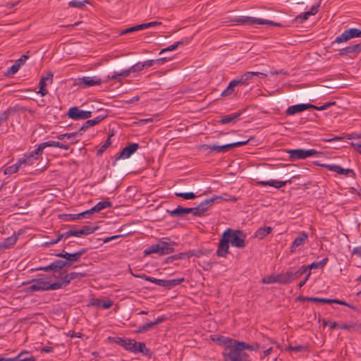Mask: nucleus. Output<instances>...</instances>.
I'll return each mask as SVG.
<instances>
[{"mask_svg":"<svg viewBox=\"0 0 361 361\" xmlns=\"http://www.w3.org/2000/svg\"><path fill=\"white\" fill-rule=\"evenodd\" d=\"M66 235H67V238H69L71 235L76 236V237L80 236V231H79V229L78 230L71 229V230L66 231Z\"/></svg>","mask_w":361,"mask_h":361,"instance_id":"338daca9","label":"nucleus"},{"mask_svg":"<svg viewBox=\"0 0 361 361\" xmlns=\"http://www.w3.org/2000/svg\"><path fill=\"white\" fill-rule=\"evenodd\" d=\"M248 72L245 73L243 75H242L240 78H236L235 80H231L226 90H224L221 92V96L226 97L233 94L234 92V87L240 85H246L247 80L248 79Z\"/></svg>","mask_w":361,"mask_h":361,"instance_id":"6e6552de","label":"nucleus"},{"mask_svg":"<svg viewBox=\"0 0 361 361\" xmlns=\"http://www.w3.org/2000/svg\"><path fill=\"white\" fill-rule=\"evenodd\" d=\"M86 252V248H82L78 252L74 253H68L63 250L61 252L57 254L56 256L65 259L66 262H69L70 266L71 263L78 262L81 256L85 254Z\"/></svg>","mask_w":361,"mask_h":361,"instance_id":"f8f14e48","label":"nucleus"},{"mask_svg":"<svg viewBox=\"0 0 361 361\" xmlns=\"http://www.w3.org/2000/svg\"><path fill=\"white\" fill-rule=\"evenodd\" d=\"M28 58H29L28 55L23 54L21 56V57L20 59L16 60L15 62L17 64H19V66L20 67L22 65H23L25 63V61L28 59Z\"/></svg>","mask_w":361,"mask_h":361,"instance_id":"69168bd1","label":"nucleus"},{"mask_svg":"<svg viewBox=\"0 0 361 361\" xmlns=\"http://www.w3.org/2000/svg\"><path fill=\"white\" fill-rule=\"evenodd\" d=\"M105 80L94 76V77H83L81 78L80 85H83L84 87H91L94 85H101Z\"/></svg>","mask_w":361,"mask_h":361,"instance_id":"5701e85b","label":"nucleus"},{"mask_svg":"<svg viewBox=\"0 0 361 361\" xmlns=\"http://www.w3.org/2000/svg\"><path fill=\"white\" fill-rule=\"evenodd\" d=\"M328 261H329V259L327 257H325L319 262H314L312 264H310V265H307V266L305 265V267L307 269V272H309L313 269L323 268L326 264Z\"/></svg>","mask_w":361,"mask_h":361,"instance_id":"f704fd0d","label":"nucleus"},{"mask_svg":"<svg viewBox=\"0 0 361 361\" xmlns=\"http://www.w3.org/2000/svg\"><path fill=\"white\" fill-rule=\"evenodd\" d=\"M67 116L69 118L75 121L85 120L92 116V111L82 110L78 106H72L68 109Z\"/></svg>","mask_w":361,"mask_h":361,"instance_id":"0eeeda50","label":"nucleus"},{"mask_svg":"<svg viewBox=\"0 0 361 361\" xmlns=\"http://www.w3.org/2000/svg\"><path fill=\"white\" fill-rule=\"evenodd\" d=\"M299 300L302 301H309V302H320L323 304H331V303H336L341 305H344L346 307H348L349 308L352 310H355V307L338 299H328V298H316V297H302L299 298Z\"/></svg>","mask_w":361,"mask_h":361,"instance_id":"423d86ee","label":"nucleus"},{"mask_svg":"<svg viewBox=\"0 0 361 361\" xmlns=\"http://www.w3.org/2000/svg\"><path fill=\"white\" fill-rule=\"evenodd\" d=\"M310 107H312L311 104H298L289 106L286 113L287 115H293L310 109Z\"/></svg>","mask_w":361,"mask_h":361,"instance_id":"4be33fe9","label":"nucleus"},{"mask_svg":"<svg viewBox=\"0 0 361 361\" xmlns=\"http://www.w3.org/2000/svg\"><path fill=\"white\" fill-rule=\"evenodd\" d=\"M142 30H143L142 24L137 25H135V26H133V27H128L127 29L122 30L120 32V35L132 33L133 32H136V31Z\"/></svg>","mask_w":361,"mask_h":361,"instance_id":"49530a36","label":"nucleus"},{"mask_svg":"<svg viewBox=\"0 0 361 361\" xmlns=\"http://www.w3.org/2000/svg\"><path fill=\"white\" fill-rule=\"evenodd\" d=\"M106 116H107V114L105 113L104 114L97 116V117H95L93 119H90V120L86 121L83 123V125L80 127V128L79 129V132L85 131L89 128L97 125L98 123L102 122Z\"/></svg>","mask_w":361,"mask_h":361,"instance_id":"6ab92c4d","label":"nucleus"},{"mask_svg":"<svg viewBox=\"0 0 361 361\" xmlns=\"http://www.w3.org/2000/svg\"><path fill=\"white\" fill-rule=\"evenodd\" d=\"M355 37H361V30L357 28H350L345 30L342 34L338 36L332 43L340 44Z\"/></svg>","mask_w":361,"mask_h":361,"instance_id":"1a4fd4ad","label":"nucleus"},{"mask_svg":"<svg viewBox=\"0 0 361 361\" xmlns=\"http://www.w3.org/2000/svg\"><path fill=\"white\" fill-rule=\"evenodd\" d=\"M305 348L303 345H299L296 346H288L286 350L295 352H300L302 351Z\"/></svg>","mask_w":361,"mask_h":361,"instance_id":"680f3d73","label":"nucleus"},{"mask_svg":"<svg viewBox=\"0 0 361 361\" xmlns=\"http://www.w3.org/2000/svg\"><path fill=\"white\" fill-rule=\"evenodd\" d=\"M20 167V165H18V161H17L16 164L6 167L4 169V174L11 175V174L15 173L18 171Z\"/></svg>","mask_w":361,"mask_h":361,"instance_id":"a18cd8bd","label":"nucleus"},{"mask_svg":"<svg viewBox=\"0 0 361 361\" xmlns=\"http://www.w3.org/2000/svg\"><path fill=\"white\" fill-rule=\"evenodd\" d=\"M140 148V145L138 143H130L128 145L125 147L121 152L117 154L115 161L113 163L115 165L116 161L118 159H126L129 158L132 154H133L138 149Z\"/></svg>","mask_w":361,"mask_h":361,"instance_id":"ddd939ff","label":"nucleus"},{"mask_svg":"<svg viewBox=\"0 0 361 361\" xmlns=\"http://www.w3.org/2000/svg\"><path fill=\"white\" fill-rule=\"evenodd\" d=\"M200 148L204 150L209 149L216 153L226 152L230 150L229 145L226 144L223 145H202Z\"/></svg>","mask_w":361,"mask_h":361,"instance_id":"b1692460","label":"nucleus"},{"mask_svg":"<svg viewBox=\"0 0 361 361\" xmlns=\"http://www.w3.org/2000/svg\"><path fill=\"white\" fill-rule=\"evenodd\" d=\"M246 234L240 230H232L228 228L222 233L216 250V255L226 257L228 253L229 243L237 248H242L245 246Z\"/></svg>","mask_w":361,"mask_h":361,"instance_id":"f257e3e1","label":"nucleus"},{"mask_svg":"<svg viewBox=\"0 0 361 361\" xmlns=\"http://www.w3.org/2000/svg\"><path fill=\"white\" fill-rule=\"evenodd\" d=\"M267 74L264 71H250V80L252 79L255 76L259 78H265Z\"/></svg>","mask_w":361,"mask_h":361,"instance_id":"3c124183","label":"nucleus"},{"mask_svg":"<svg viewBox=\"0 0 361 361\" xmlns=\"http://www.w3.org/2000/svg\"><path fill=\"white\" fill-rule=\"evenodd\" d=\"M134 276L137 277V278H140V279H142L145 281H149V282H152L156 285H158L159 286H164V279H157L156 278H154V277H152V276H147L145 274H140V275H134Z\"/></svg>","mask_w":361,"mask_h":361,"instance_id":"c9c22d12","label":"nucleus"},{"mask_svg":"<svg viewBox=\"0 0 361 361\" xmlns=\"http://www.w3.org/2000/svg\"><path fill=\"white\" fill-rule=\"evenodd\" d=\"M161 24V22L152 21V22H149V23H142V28L144 30V29H146V28H148V27H154V26H156V25H159Z\"/></svg>","mask_w":361,"mask_h":361,"instance_id":"052dcab7","label":"nucleus"},{"mask_svg":"<svg viewBox=\"0 0 361 361\" xmlns=\"http://www.w3.org/2000/svg\"><path fill=\"white\" fill-rule=\"evenodd\" d=\"M87 216V213L85 211L79 214H62L59 216L64 221H75L80 219L86 218Z\"/></svg>","mask_w":361,"mask_h":361,"instance_id":"cd10ccee","label":"nucleus"},{"mask_svg":"<svg viewBox=\"0 0 361 361\" xmlns=\"http://www.w3.org/2000/svg\"><path fill=\"white\" fill-rule=\"evenodd\" d=\"M37 148L27 154H24V157L18 160V164L24 166H31L34 164V160L37 159L36 155H41V153H35Z\"/></svg>","mask_w":361,"mask_h":361,"instance_id":"f3484780","label":"nucleus"},{"mask_svg":"<svg viewBox=\"0 0 361 361\" xmlns=\"http://www.w3.org/2000/svg\"><path fill=\"white\" fill-rule=\"evenodd\" d=\"M144 69V66L142 63H137L132 66L130 68L122 71H114L111 74H109L105 80L106 82H108L111 80H116V81H121L122 78L128 77L131 73H136L139 72Z\"/></svg>","mask_w":361,"mask_h":361,"instance_id":"20e7f679","label":"nucleus"},{"mask_svg":"<svg viewBox=\"0 0 361 361\" xmlns=\"http://www.w3.org/2000/svg\"><path fill=\"white\" fill-rule=\"evenodd\" d=\"M98 226L91 227L90 226H84L81 229H79L80 235H87L93 233L98 229Z\"/></svg>","mask_w":361,"mask_h":361,"instance_id":"37998d69","label":"nucleus"},{"mask_svg":"<svg viewBox=\"0 0 361 361\" xmlns=\"http://www.w3.org/2000/svg\"><path fill=\"white\" fill-rule=\"evenodd\" d=\"M113 305V301L111 299L102 300L99 298H92L89 304L88 307H97L103 309H109Z\"/></svg>","mask_w":361,"mask_h":361,"instance_id":"aec40b11","label":"nucleus"},{"mask_svg":"<svg viewBox=\"0 0 361 361\" xmlns=\"http://www.w3.org/2000/svg\"><path fill=\"white\" fill-rule=\"evenodd\" d=\"M48 286H49V290H58V289H60L63 286V282H61V281L59 280L53 283H50L48 282Z\"/></svg>","mask_w":361,"mask_h":361,"instance_id":"603ef678","label":"nucleus"},{"mask_svg":"<svg viewBox=\"0 0 361 361\" xmlns=\"http://www.w3.org/2000/svg\"><path fill=\"white\" fill-rule=\"evenodd\" d=\"M60 281H61V282H63V286L66 287L72 281V279H71L70 273L67 274L65 276H63V277H61Z\"/></svg>","mask_w":361,"mask_h":361,"instance_id":"bf43d9fd","label":"nucleus"},{"mask_svg":"<svg viewBox=\"0 0 361 361\" xmlns=\"http://www.w3.org/2000/svg\"><path fill=\"white\" fill-rule=\"evenodd\" d=\"M308 235L305 232H302L300 233L293 240L292 245L290 247V252L293 253L295 252V250L298 247L303 245L305 242L307 240Z\"/></svg>","mask_w":361,"mask_h":361,"instance_id":"a878e982","label":"nucleus"},{"mask_svg":"<svg viewBox=\"0 0 361 361\" xmlns=\"http://www.w3.org/2000/svg\"><path fill=\"white\" fill-rule=\"evenodd\" d=\"M18 240V236L14 233L10 237H8L6 238L3 242L1 243L4 246V247L6 249L11 248L12 246H13Z\"/></svg>","mask_w":361,"mask_h":361,"instance_id":"4c0bfd02","label":"nucleus"},{"mask_svg":"<svg viewBox=\"0 0 361 361\" xmlns=\"http://www.w3.org/2000/svg\"><path fill=\"white\" fill-rule=\"evenodd\" d=\"M174 252L173 244L166 241H160L157 244L152 245L147 247L144 253L145 255L157 253L159 255H164Z\"/></svg>","mask_w":361,"mask_h":361,"instance_id":"7ed1b4c3","label":"nucleus"},{"mask_svg":"<svg viewBox=\"0 0 361 361\" xmlns=\"http://www.w3.org/2000/svg\"><path fill=\"white\" fill-rule=\"evenodd\" d=\"M153 325L151 322H147L143 325H141L138 327V329L135 331L137 334H140L145 332L152 328Z\"/></svg>","mask_w":361,"mask_h":361,"instance_id":"8fccbe9b","label":"nucleus"},{"mask_svg":"<svg viewBox=\"0 0 361 361\" xmlns=\"http://www.w3.org/2000/svg\"><path fill=\"white\" fill-rule=\"evenodd\" d=\"M167 212L171 216L183 217L187 214L185 212V207H183L181 206H178L173 210H167Z\"/></svg>","mask_w":361,"mask_h":361,"instance_id":"58836bf2","label":"nucleus"},{"mask_svg":"<svg viewBox=\"0 0 361 361\" xmlns=\"http://www.w3.org/2000/svg\"><path fill=\"white\" fill-rule=\"evenodd\" d=\"M19 64H17L16 62L8 68L7 73L9 74H15L20 69Z\"/></svg>","mask_w":361,"mask_h":361,"instance_id":"13d9d810","label":"nucleus"},{"mask_svg":"<svg viewBox=\"0 0 361 361\" xmlns=\"http://www.w3.org/2000/svg\"><path fill=\"white\" fill-rule=\"evenodd\" d=\"M176 196L182 197L185 200H193L196 198V195L192 192H176Z\"/></svg>","mask_w":361,"mask_h":361,"instance_id":"de8ad7c7","label":"nucleus"},{"mask_svg":"<svg viewBox=\"0 0 361 361\" xmlns=\"http://www.w3.org/2000/svg\"><path fill=\"white\" fill-rule=\"evenodd\" d=\"M71 279L72 280L75 279H81L82 278L86 276L85 273H80V272H71L70 273Z\"/></svg>","mask_w":361,"mask_h":361,"instance_id":"4d7b16f0","label":"nucleus"},{"mask_svg":"<svg viewBox=\"0 0 361 361\" xmlns=\"http://www.w3.org/2000/svg\"><path fill=\"white\" fill-rule=\"evenodd\" d=\"M112 203L109 201H101L99 202L94 207L92 208L86 210V213H87L88 216L90 214H92L95 212H99L102 209L107 208V207H111Z\"/></svg>","mask_w":361,"mask_h":361,"instance_id":"bb28decb","label":"nucleus"},{"mask_svg":"<svg viewBox=\"0 0 361 361\" xmlns=\"http://www.w3.org/2000/svg\"><path fill=\"white\" fill-rule=\"evenodd\" d=\"M271 231L272 228L270 226L259 227L252 236V238L262 240L268 234H269L271 232Z\"/></svg>","mask_w":361,"mask_h":361,"instance_id":"7c9ffc66","label":"nucleus"},{"mask_svg":"<svg viewBox=\"0 0 361 361\" xmlns=\"http://www.w3.org/2000/svg\"><path fill=\"white\" fill-rule=\"evenodd\" d=\"M87 4H89V1L87 0L82 1L78 0H72L68 2V6L72 8H82Z\"/></svg>","mask_w":361,"mask_h":361,"instance_id":"c03bdc74","label":"nucleus"},{"mask_svg":"<svg viewBox=\"0 0 361 361\" xmlns=\"http://www.w3.org/2000/svg\"><path fill=\"white\" fill-rule=\"evenodd\" d=\"M114 341L117 345L123 347L126 350L133 352V348L136 345V341L130 338L116 337Z\"/></svg>","mask_w":361,"mask_h":361,"instance_id":"dca6fc26","label":"nucleus"},{"mask_svg":"<svg viewBox=\"0 0 361 361\" xmlns=\"http://www.w3.org/2000/svg\"><path fill=\"white\" fill-rule=\"evenodd\" d=\"M361 52V44H355L351 46L341 49L338 55L341 56H348L350 59H355Z\"/></svg>","mask_w":361,"mask_h":361,"instance_id":"9b49d317","label":"nucleus"},{"mask_svg":"<svg viewBox=\"0 0 361 361\" xmlns=\"http://www.w3.org/2000/svg\"><path fill=\"white\" fill-rule=\"evenodd\" d=\"M78 133H79V131L75 132V133H65V134L59 135L56 137H57V139H59L60 140H63L65 138L71 139V138L75 137Z\"/></svg>","mask_w":361,"mask_h":361,"instance_id":"5fc2aeb1","label":"nucleus"},{"mask_svg":"<svg viewBox=\"0 0 361 361\" xmlns=\"http://www.w3.org/2000/svg\"><path fill=\"white\" fill-rule=\"evenodd\" d=\"M53 73L51 71H49L47 73V76H43L41 78L39 82V90L38 91V93L40 94L42 96H45L46 94H47L48 91L45 87L47 86V82L51 83L53 81Z\"/></svg>","mask_w":361,"mask_h":361,"instance_id":"a211bd4d","label":"nucleus"},{"mask_svg":"<svg viewBox=\"0 0 361 361\" xmlns=\"http://www.w3.org/2000/svg\"><path fill=\"white\" fill-rule=\"evenodd\" d=\"M288 274L290 276V281L300 278L302 275L307 272L305 265H302L298 270L289 269Z\"/></svg>","mask_w":361,"mask_h":361,"instance_id":"2f4dec72","label":"nucleus"},{"mask_svg":"<svg viewBox=\"0 0 361 361\" xmlns=\"http://www.w3.org/2000/svg\"><path fill=\"white\" fill-rule=\"evenodd\" d=\"M232 22L237 24H245L248 22V17L236 18L232 20Z\"/></svg>","mask_w":361,"mask_h":361,"instance_id":"0e129e2a","label":"nucleus"},{"mask_svg":"<svg viewBox=\"0 0 361 361\" xmlns=\"http://www.w3.org/2000/svg\"><path fill=\"white\" fill-rule=\"evenodd\" d=\"M276 276H277L278 283L287 284V283H289L291 282L290 279L289 274H288V271H287L284 273L277 274Z\"/></svg>","mask_w":361,"mask_h":361,"instance_id":"a19ab883","label":"nucleus"},{"mask_svg":"<svg viewBox=\"0 0 361 361\" xmlns=\"http://www.w3.org/2000/svg\"><path fill=\"white\" fill-rule=\"evenodd\" d=\"M241 112H235L234 114H228L221 117L220 122L222 124H228L230 123H235L237 121L240 119V116L241 115Z\"/></svg>","mask_w":361,"mask_h":361,"instance_id":"c85d7f7f","label":"nucleus"},{"mask_svg":"<svg viewBox=\"0 0 361 361\" xmlns=\"http://www.w3.org/2000/svg\"><path fill=\"white\" fill-rule=\"evenodd\" d=\"M263 283H278L277 276H268L267 277L263 278L262 279Z\"/></svg>","mask_w":361,"mask_h":361,"instance_id":"6e6d98bb","label":"nucleus"},{"mask_svg":"<svg viewBox=\"0 0 361 361\" xmlns=\"http://www.w3.org/2000/svg\"><path fill=\"white\" fill-rule=\"evenodd\" d=\"M59 144L60 142H56V141H53V140H50V141H47V142H42L41 144H39L38 145V147H37V151L35 152V153H41L42 154L43 152V150L47 147H59Z\"/></svg>","mask_w":361,"mask_h":361,"instance_id":"473e14b6","label":"nucleus"},{"mask_svg":"<svg viewBox=\"0 0 361 361\" xmlns=\"http://www.w3.org/2000/svg\"><path fill=\"white\" fill-rule=\"evenodd\" d=\"M183 44H184V42L183 40L176 42L174 44H173L172 45H170L168 47L161 49L159 52V54H161L166 51L175 50L179 45Z\"/></svg>","mask_w":361,"mask_h":361,"instance_id":"09e8293b","label":"nucleus"},{"mask_svg":"<svg viewBox=\"0 0 361 361\" xmlns=\"http://www.w3.org/2000/svg\"><path fill=\"white\" fill-rule=\"evenodd\" d=\"M51 264L53 267V271L63 274V272L66 271H63V269L69 266V262H66V260L58 259L53 262Z\"/></svg>","mask_w":361,"mask_h":361,"instance_id":"c756f323","label":"nucleus"},{"mask_svg":"<svg viewBox=\"0 0 361 361\" xmlns=\"http://www.w3.org/2000/svg\"><path fill=\"white\" fill-rule=\"evenodd\" d=\"M133 353H142L143 355H147L149 350L146 348V345L142 342H136L135 348H133Z\"/></svg>","mask_w":361,"mask_h":361,"instance_id":"ea45409f","label":"nucleus"},{"mask_svg":"<svg viewBox=\"0 0 361 361\" xmlns=\"http://www.w3.org/2000/svg\"><path fill=\"white\" fill-rule=\"evenodd\" d=\"M34 284L30 286L27 290L29 292L40 291V290H49L48 281H46L44 279H35L30 281H27L23 283V285L30 284L31 283Z\"/></svg>","mask_w":361,"mask_h":361,"instance_id":"9d476101","label":"nucleus"},{"mask_svg":"<svg viewBox=\"0 0 361 361\" xmlns=\"http://www.w3.org/2000/svg\"><path fill=\"white\" fill-rule=\"evenodd\" d=\"M247 143H248V140L242 141V142H232V143H229L228 145H229V148L231 149V148L236 147H240V146L247 145Z\"/></svg>","mask_w":361,"mask_h":361,"instance_id":"e2e57ef3","label":"nucleus"},{"mask_svg":"<svg viewBox=\"0 0 361 361\" xmlns=\"http://www.w3.org/2000/svg\"><path fill=\"white\" fill-rule=\"evenodd\" d=\"M319 166H321L323 168L326 169L329 171H334L338 174L341 175H345V176H349L350 175L352 177H355V173L353 169H343L341 166L336 165V164H317Z\"/></svg>","mask_w":361,"mask_h":361,"instance_id":"2eb2a0df","label":"nucleus"},{"mask_svg":"<svg viewBox=\"0 0 361 361\" xmlns=\"http://www.w3.org/2000/svg\"><path fill=\"white\" fill-rule=\"evenodd\" d=\"M222 197L220 196H214L209 199H207L202 202L197 206L196 216H203L204 214L209 209V207L214 204L216 200H221Z\"/></svg>","mask_w":361,"mask_h":361,"instance_id":"4468645a","label":"nucleus"},{"mask_svg":"<svg viewBox=\"0 0 361 361\" xmlns=\"http://www.w3.org/2000/svg\"><path fill=\"white\" fill-rule=\"evenodd\" d=\"M19 355L12 358H6L0 355V361H36V359L33 356L25 357L23 359H19Z\"/></svg>","mask_w":361,"mask_h":361,"instance_id":"79ce46f5","label":"nucleus"},{"mask_svg":"<svg viewBox=\"0 0 361 361\" xmlns=\"http://www.w3.org/2000/svg\"><path fill=\"white\" fill-rule=\"evenodd\" d=\"M262 25L268 27L270 26H277L281 27V24L279 23H276L272 20H264L262 18H257L254 17L250 16V25Z\"/></svg>","mask_w":361,"mask_h":361,"instance_id":"393cba45","label":"nucleus"},{"mask_svg":"<svg viewBox=\"0 0 361 361\" xmlns=\"http://www.w3.org/2000/svg\"><path fill=\"white\" fill-rule=\"evenodd\" d=\"M334 104H335V102H328V103H325L324 104H323V105H322L320 106H315L314 104H311L312 107H310V109H316V110H318V111H323V110H325L327 108L330 107L331 106L334 105Z\"/></svg>","mask_w":361,"mask_h":361,"instance_id":"864d4df0","label":"nucleus"},{"mask_svg":"<svg viewBox=\"0 0 361 361\" xmlns=\"http://www.w3.org/2000/svg\"><path fill=\"white\" fill-rule=\"evenodd\" d=\"M352 254L361 258V246L355 247L353 249Z\"/></svg>","mask_w":361,"mask_h":361,"instance_id":"774afa93","label":"nucleus"},{"mask_svg":"<svg viewBox=\"0 0 361 361\" xmlns=\"http://www.w3.org/2000/svg\"><path fill=\"white\" fill-rule=\"evenodd\" d=\"M216 338L213 337L212 340L216 341L219 345H221L226 348L227 345H229L230 343H232L233 339L230 338L228 337H226L224 336H216Z\"/></svg>","mask_w":361,"mask_h":361,"instance_id":"e433bc0d","label":"nucleus"},{"mask_svg":"<svg viewBox=\"0 0 361 361\" xmlns=\"http://www.w3.org/2000/svg\"><path fill=\"white\" fill-rule=\"evenodd\" d=\"M287 153L289 154V159L292 161L298 159H305L310 157H313L320 152H317L314 149H295L287 150Z\"/></svg>","mask_w":361,"mask_h":361,"instance_id":"39448f33","label":"nucleus"},{"mask_svg":"<svg viewBox=\"0 0 361 361\" xmlns=\"http://www.w3.org/2000/svg\"><path fill=\"white\" fill-rule=\"evenodd\" d=\"M184 281H185V278H183V277L179 278V279H169V280L164 279L163 287L166 288L167 289H171V288H173Z\"/></svg>","mask_w":361,"mask_h":361,"instance_id":"72a5a7b5","label":"nucleus"},{"mask_svg":"<svg viewBox=\"0 0 361 361\" xmlns=\"http://www.w3.org/2000/svg\"><path fill=\"white\" fill-rule=\"evenodd\" d=\"M248 349V343L233 340L232 343L224 348L223 356L224 361H243L247 354L245 350Z\"/></svg>","mask_w":361,"mask_h":361,"instance_id":"f03ea898","label":"nucleus"},{"mask_svg":"<svg viewBox=\"0 0 361 361\" xmlns=\"http://www.w3.org/2000/svg\"><path fill=\"white\" fill-rule=\"evenodd\" d=\"M288 183H291V179L285 181L277 180H262L257 182V184L262 186L269 185L276 189H279L284 187Z\"/></svg>","mask_w":361,"mask_h":361,"instance_id":"412c9836","label":"nucleus"}]
</instances>
